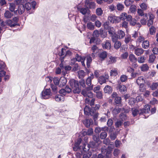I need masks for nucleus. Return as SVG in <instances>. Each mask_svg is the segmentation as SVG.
I'll return each instance as SVG.
<instances>
[{
    "mask_svg": "<svg viewBox=\"0 0 158 158\" xmlns=\"http://www.w3.org/2000/svg\"><path fill=\"white\" fill-rule=\"evenodd\" d=\"M79 84L83 88L85 87V81L84 79H81L79 83L76 80H73L70 82V85L73 89V93L79 94L81 92V89L79 86Z\"/></svg>",
    "mask_w": 158,
    "mask_h": 158,
    "instance_id": "f257e3e1",
    "label": "nucleus"
},
{
    "mask_svg": "<svg viewBox=\"0 0 158 158\" xmlns=\"http://www.w3.org/2000/svg\"><path fill=\"white\" fill-rule=\"evenodd\" d=\"M36 4V2L35 1H32L31 3L29 2L26 3L24 6L25 9L29 12V14H31L34 11L35 9V6Z\"/></svg>",
    "mask_w": 158,
    "mask_h": 158,
    "instance_id": "f03ea898",
    "label": "nucleus"
},
{
    "mask_svg": "<svg viewBox=\"0 0 158 158\" xmlns=\"http://www.w3.org/2000/svg\"><path fill=\"white\" fill-rule=\"evenodd\" d=\"M120 119H118L115 123L114 126L116 128L121 127L122 126L123 121L127 119V117L126 114H121L119 115Z\"/></svg>",
    "mask_w": 158,
    "mask_h": 158,
    "instance_id": "7ed1b4c3",
    "label": "nucleus"
},
{
    "mask_svg": "<svg viewBox=\"0 0 158 158\" xmlns=\"http://www.w3.org/2000/svg\"><path fill=\"white\" fill-rule=\"evenodd\" d=\"M51 92L50 88L44 89L41 92V98L42 99L49 98L51 96Z\"/></svg>",
    "mask_w": 158,
    "mask_h": 158,
    "instance_id": "20e7f679",
    "label": "nucleus"
},
{
    "mask_svg": "<svg viewBox=\"0 0 158 158\" xmlns=\"http://www.w3.org/2000/svg\"><path fill=\"white\" fill-rule=\"evenodd\" d=\"M90 90L88 89L87 87L82 90L81 94L85 97L92 98L93 97V94Z\"/></svg>",
    "mask_w": 158,
    "mask_h": 158,
    "instance_id": "39448f33",
    "label": "nucleus"
},
{
    "mask_svg": "<svg viewBox=\"0 0 158 158\" xmlns=\"http://www.w3.org/2000/svg\"><path fill=\"white\" fill-rule=\"evenodd\" d=\"M150 106L149 105H146L143 109L141 110V112L139 113L140 115L142 114H145L146 115H144L145 118H146L147 116L149 114L150 112Z\"/></svg>",
    "mask_w": 158,
    "mask_h": 158,
    "instance_id": "423d86ee",
    "label": "nucleus"
},
{
    "mask_svg": "<svg viewBox=\"0 0 158 158\" xmlns=\"http://www.w3.org/2000/svg\"><path fill=\"white\" fill-rule=\"evenodd\" d=\"M119 18V22L120 20H126L127 21L130 20L131 18V16L130 15H127L126 13L123 12L120 15Z\"/></svg>",
    "mask_w": 158,
    "mask_h": 158,
    "instance_id": "0eeeda50",
    "label": "nucleus"
},
{
    "mask_svg": "<svg viewBox=\"0 0 158 158\" xmlns=\"http://www.w3.org/2000/svg\"><path fill=\"white\" fill-rule=\"evenodd\" d=\"M93 79V77H89L86 80V84L88 86L87 87V89L89 90H92L93 89L94 85L91 83L92 80Z\"/></svg>",
    "mask_w": 158,
    "mask_h": 158,
    "instance_id": "6e6552de",
    "label": "nucleus"
},
{
    "mask_svg": "<svg viewBox=\"0 0 158 158\" xmlns=\"http://www.w3.org/2000/svg\"><path fill=\"white\" fill-rule=\"evenodd\" d=\"M84 110L85 114L87 115L92 116L94 113V111L93 108L90 109L89 107L87 106H85Z\"/></svg>",
    "mask_w": 158,
    "mask_h": 158,
    "instance_id": "1a4fd4ad",
    "label": "nucleus"
},
{
    "mask_svg": "<svg viewBox=\"0 0 158 158\" xmlns=\"http://www.w3.org/2000/svg\"><path fill=\"white\" fill-rule=\"evenodd\" d=\"M17 8L15 11V14L16 15H21L23 14L25 11V8L24 6L21 5L18 6Z\"/></svg>",
    "mask_w": 158,
    "mask_h": 158,
    "instance_id": "9d476101",
    "label": "nucleus"
},
{
    "mask_svg": "<svg viewBox=\"0 0 158 158\" xmlns=\"http://www.w3.org/2000/svg\"><path fill=\"white\" fill-rule=\"evenodd\" d=\"M71 89L69 86H66L65 89H61L59 91V93L60 94L65 96L67 94L71 92Z\"/></svg>",
    "mask_w": 158,
    "mask_h": 158,
    "instance_id": "9b49d317",
    "label": "nucleus"
},
{
    "mask_svg": "<svg viewBox=\"0 0 158 158\" xmlns=\"http://www.w3.org/2000/svg\"><path fill=\"white\" fill-rule=\"evenodd\" d=\"M118 17L114 15H110L108 17V20L112 23H116L119 22Z\"/></svg>",
    "mask_w": 158,
    "mask_h": 158,
    "instance_id": "f8f14e48",
    "label": "nucleus"
},
{
    "mask_svg": "<svg viewBox=\"0 0 158 158\" xmlns=\"http://www.w3.org/2000/svg\"><path fill=\"white\" fill-rule=\"evenodd\" d=\"M85 4L89 9H94L95 7V4L94 2H90L89 0H86Z\"/></svg>",
    "mask_w": 158,
    "mask_h": 158,
    "instance_id": "ddd939ff",
    "label": "nucleus"
},
{
    "mask_svg": "<svg viewBox=\"0 0 158 158\" xmlns=\"http://www.w3.org/2000/svg\"><path fill=\"white\" fill-rule=\"evenodd\" d=\"M93 37H92L90 40V43L94 42L97 37L99 36V32L98 31L95 30L93 33Z\"/></svg>",
    "mask_w": 158,
    "mask_h": 158,
    "instance_id": "4468645a",
    "label": "nucleus"
},
{
    "mask_svg": "<svg viewBox=\"0 0 158 158\" xmlns=\"http://www.w3.org/2000/svg\"><path fill=\"white\" fill-rule=\"evenodd\" d=\"M108 77V76L106 74L104 76H101L100 77L98 78V82L101 85H102V84L106 82V80L107 79Z\"/></svg>",
    "mask_w": 158,
    "mask_h": 158,
    "instance_id": "2eb2a0df",
    "label": "nucleus"
},
{
    "mask_svg": "<svg viewBox=\"0 0 158 158\" xmlns=\"http://www.w3.org/2000/svg\"><path fill=\"white\" fill-rule=\"evenodd\" d=\"M18 6L14 3H9V9L10 11L11 12H14L15 14V11L17 9Z\"/></svg>",
    "mask_w": 158,
    "mask_h": 158,
    "instance_id": "dca6fc26",
    "label": "nucleus"
},
{
    "mask_svg": "<svg viewBox=\"0 0 158 158\" xmlns=\"http://www.w3.org/2000/svg\"><path fill=\"white\" fill-rule=\"evenodd\" d=\"M102 45L104 49H110L111 47L110 41V40H106L102 44Z\"/></svg>",
    "mask_w": 158,
    "mask_h": 158,
    "instance_id": "f3484780",
    "label": "nucleus"
},
{
    "mask_svg": "<svg viewBox=\"0 0 158 158\" xmlns=\"http://www.w3.org/2000/svg\"><path fill=\"white\" fill-rule=\"evenodd\" d=\"M149 18V19L148 21L147 25L150 27L152 25L153 23V19L154 18V15L151 13H149L148 14Z\"/></svg>",
    "mask_w": 158,
    "mask_h": 158,
    "instance_id": "a211bd4d",
    "label": "nucleus"
},
{
    "mask_svg": "<svg viewBox=\"0 0 158 158\" xmlns=\"http://www.w3.org/2000/svg\"><path fill=\"white\" fill-rule=\"evenodd\" d=\"M66 79L64 77H61L60 78L59 83V86L60 87H63L64 86L67 82Z\"/></svg>",
    "mask_w": 158,
    "mask_h": 158,
    "instance_id": "6ab92c4d",
    "label": "nucleus"
},
{
    "mask_svg": "<svg viewBox=\"0 0 158 158\" xmlns=\"http://www.w3.org/2000/svg\"><path fill=\"white\" fill-rule=\"evenodd\" d=\"M134 52L135 54L137 56L141 55L144 52L142 48H136L134 49Z\"/></svg>",
    "mask_w": 158,
    "mask_h": 158,
    "instance_id": "aec40b11",
    "label": "nucleus"
},
{
    "mask_svg": "<svg viewBox=\"0 0 158 158\" xmlns=\"http://www.w3.org/2000/svg\"><path fill=\"white\" fill-rule=\"evenodd\" d=\"M83 122L86 127H89L90 125L93 124V121L91 119H86L84 120Z\"/></svg>",
    "mask_w": 158,
    "mask_h": 158,
    "instance_id": "412c9836",
    "label": "nucleus"
},
{
    "mask_svg": "<svg viewBox=\"0 0 158 158\" xmlns=\"http://www.w3.org/2000/svg\"><path fill=\"white\" fill-rule=\"evenodd\" d=\"M116 62V58L112 56H110L108 58L106 63L107 64H110L115 63Z\"/></svg>",
    "mask_w": 158,
    "mask_h": 158,
    "instance_id": "4be33fe9",
    "label": "nucleus"
},
{
    "mask_svg": "<svg viewBox=\"0 0 158 158\" xmlns=\"http://www.w3.org/2000/svg\"><path fill=\"white\" fill-rule=\"evenodd\" d=\"M104 91L105 93L110 94L112 92L113 89L110 86L106 85L104 89Z\"/></svg>",
    "mask_w": 158,
    "mask_h": 158,
    "instance_id": "5701e85b",
    "label": "nucleus"
},
{
    "mask_svg": "<svg viewBox=\"0 0 158 158\" xmlns=\"http://www.w3.org/2000/svg\"><path fill=\"white\" fill-rule=\"evenodd\" d=\"M136 82L138 85L144 84L145 82V79L142 76L139 77L136 80Z\"/></svg>",
    "mask_w": 158,
    "mask_h": 158,
    "instance_id": "b1692460",
    "label": "nucleus"
},
{
    "mask_svg": "<svg viewBox=\"0 0 158 158\" xmlns=\"http://www.w3.org/2000/svg\"><path fill=\"white\" fill-rule=\"evenodd\" d=\"M98 56L100 60L102 61L104 60L107 56V53L105 51H103L98 54Z\"/></svg>",
    "mask_w": 158,
    "mask_h": 158,
    "instance_id": "393cba45",
    "label": "nucleus"
},
{
    "mask_svg": "<svg viewBox=\"0 0 158 158\" xmlns=\"http://www.w3.org/2000/svg\"><path fill=\"white\" fill-rule=\"evenodd\" d=\"M55 99L56 102H59L63 101L64 100V97L63 96L61 95L57 94L56 95Z\"/></svg>",
    "mask_w": 158,
    "mask_h": 158,
    "instance_id": "a878e982",
    "label": "nucleus"
},
{
    "mask_svg": "<svg viewBox=\"0 0 158 158\" xmlns=\"http://www.w3.org/2000/svg\"><path fill=\"white\" fill-rule=\"evenodd\" d=\"M119 91L122 94H125L127 91L125 86L123 85H119L118 86Z\"/></svg>",
    "mask_w": 158,
    "mask_h": 158,
    "instance_id": "bb28decb",
    "label": "nucleus"
},
{
    "mask_svg": "<svg viewBox=\"0 0 158 158\" xmlns=\"http://www.w3.org/2000/svg\"><path fill=\"white\" fill-rule=\"evenodd\" d=\"M130 20L127 21L130 22V24L132 26H135L136 24L138 25V26L139 27L141 26L140 24L139 23H136V20L132 18V17L131 16V18Z\"/></svg>",
    "mask_w": 158,
    "mask_h": 158,
    "instance_id": "cd10ccee",
    "label": "nucleus"
},
{
    "mask_svg": "<svg viewBox=\"0 0 158 158\" xmlns=\"http://www.w3.org/2000/svg\"><path fill=\"white\" fill-rule=\"evenodd\" d=\"M5 28H6V25H8L10 26L11 27H13L15 26V23H14L12 21V20L11 19H8L5 22Z\"/></svg>",
    "mask_w": 158,
    "mask_h": 158,
    "instance_id": "c85d7f7f",
    "label": "nucleus"
},
{
    "mask_svg": "<svg viewBox=\"0 0 158 158\" xmlns=\"http://www.w3.org/2000/svg\"><path fill=\"white\" fill-rule=\"evenodd\" d=\"M10 12V10H6L4 14L5 18L7 19L11 18L13 16V14Z\"/></svg>",
    "mask_w": 158,
    "mask_h": 158,
    "instance_id": "c756f323",
    "label": "nucleus"
},
{
    "mask_svg": "<svg viewBox=\"0 0 158 158\" xmlns=\"http://www.w3.org/2000/svg\"><path fill=\"white\" fill-rule=\"evenodd\" d=\"M129 59L131 63L137 62V59L135 57V56L132 54L129 55Z\"/></svg>",
    "mask_w": 158,
    "mask_h": 158,
    "instance_id": "7c9ffc66",
    "label": "nucleus"
},
{
    "mask_svg": "<svg viewBox=\"0 0 158 158\" xmlns=\"http://www.w3.org/2000/svg\"><path fill=\"white\" fill-rule=\"evenodd\" d=\"M109 129L108 127H106L104 128H101L100 127H97L96 128L95 131L96 133H100L102 131L105 130L107 131Z\"/></svg>",
    "mask_w": 158,
    "mask_h": 158,
    "instance_id": "2f4dec72",
    "label": "nucleus"
},
{
    "mask_svg": "<svg viewBox=\"0 0 158 158\" xmlns=\"http://www.w3.org/2000/svg\"><path fill=\"white\" fill-rule=\"evenodd\" d=\"M142 47L144 49H147L149 46V42L147 40H144L142 44Z\"/></svg>",
    "mask_w": 158,
    "mask_h": 158,
    "instance_id": "473e14b6",
    "label": "nucleus"
},
{
    "mask_svg": "<svg viewBox=\"0 0 158 158\" xmlns=\"http://www.w3.org/2000/svg\"><path fill=\"white\" fill-rule=\"evenodd\" d=\"M118 36L119 39H122L124 37L125 35V32L122 30H120L118 31Z\"/></svg>",
    "mask_w": 158,
    "mask_h": 158,
    "instance_id": "72a5a7b5",
    "label": "nucleus"
},
{
    "mask_svg": "<svg viewBox=\"0 0 158 158\" xmlns=\"http://www.w3.org/2000/svg\"><path fill=\"white\" fill-rule=\"evenodd\" d=\"M86 58V65L88 68L90 66V64L91 63L92 59V58L89 56H87Z\"/></svg>",
    "mask_w": 158,
    "mask_h": 158,
    "instance_id": "f704fd0d",
    "label": "nucleus"
},
{
    "mask_svg": "<svg viewBox=\"0 0 158 158\" xmlns=\"http://www.w3.org/2000/svg\"><path fill=\"white\" fill-rule=\"evenodd\" d=\"M86 27L88 29L90 30H93L94 28V25L91 22H88L87 23Z\"/></svg>",
    "mask_w": 158,
    "mask_h": 158,
    "instance_id": "c9c22d12",
    "label": "nucleus"
},
{
    "mask_svg": "<svg viewBox=\"0 0 158 158\" xmlns=\"http://www.w3.org/2000/svg\"><path fill=\"white\" fill-rule=\"evenodd\" d=\"M75 58L77 61L80 62L82 60H85V57L84 56H79L78 54H76L75 56Z\"/></svg>",
    "mask_w": 158,
    "mask_h": 158,
    "instance_id": "e433bc0d",
    "label": "nucleus"
},
{
    "mask_svg": "<svg viewBox=\"0 0 158 158\" xmlns=\"http://www.w3.org/2000/svg\"><path fill=\"white\" fill-rule=\"evenodd\" d=\"M114 47L116 50L118 49L121 46V43L119 41H118L114 43Z\"/></svg>",
    "mask_w": 158,
    "mask_h": 158,
    "instance_id": "4c0bfd02",
    "label": "nucleus"
},
{
    "mask_svg": "<svg viewBox=\"0 0 158 158\" xmlns=\"http://www.w3.org/2000/svg\"><path fill=\"white\" fill-rule=\"evenodd\" d=\"M78 74L79 78H83L85 75V73L82 70H79L78 72Z\"/></svg>",
    "mask_w": 158,
    "mask_h": 158,
    "instance_id": "58836bf2",
    "label": "nucleus"
},
{
    "mask_svg": "<svg viewBox=\"0 0 158 158\" xmlns=\"http://www.w3.org/2000/svg\"><path fill=\"white\" fill-rule=\"evenodd\" d=\"M156 58V56L153 54H152L150 55L149 56V59L148 60V62L149 63H152L154 62L155 58Z\"/></svg>",
    "mask_w": 158,
    "mask_h": 158,
    "instance_id": "ea45409f",
    "label": "nucleus"
},
{
    "mask_svg": "<svg viewBox=\"0 0 158 158\" xmlns=\"http://www.w3.org/2000/svg\"><path fill=\"white\" fill-rule=\"evenodd\" d=\"M90 148L88 144L87 143H84L82 147L83 150L85 152L88 151L89 150Z\"/></svg>",
    "mask_w": 158,
    "mask_h": 158,
    "instance_id": "a19ab883",
    "label": "nucleus"
},
{
    "mask_svg": "<svg viewBox=\"0 0 158 158\" xmlns=\"http://www.w3.org/2000/svg\"><path fill=\"white\" fill-rule=\"evenodd\" d=\"M108 33L110 36L116 34L115 32L114 28L113 27H110L108 29Z\"/></svg>",
    "mask_w": 158,
    "mask_h": 158,
    "instance_id": "79ce46f5",
    "label": "nucleus"
},
{
    "mask_svg": "<svg viewBox=\"0 0 158 158\" xmlns=\"http://www.w3.org/2000/svg\"><path fill=\"white\" fill-rule=\"evenodd\" d=\"M141 70L143 71H146L148 70L149 67L147 64H143L140 67Z\"/></svg>",
    "mask_w": 158,
    "mask_h": 158,
    "instance_id": "37998d69",
    "label": "nucleus"
},
{
    "mask_svg": "<svg viewBox=\"0 0 158 158\" xmlns=\"http://www.w3.org/2000/svg\"><path fill=\"white\" fill-rule=\"evenodd\" d=\"M146 60V58L144 56H141L138 57V61L139 63H143Z\"/></svg>",
    "mask_w": 158,
    "mask_h": 158,
    "instance_id": "c03bdc74",
    "label": "nucleus"
},
{
    "mask_svg": "<svg viewBox=\"0 0 158 158\" xmlns=\"http://www.w3.org/2000/svg\"><path fill=\"white\" fill-rule=\"evenodd\" d=\"M110 36L111 37L112 41L114 43L118 41V35L116 34L111 35Z\"/></svg>",
    "mask_w": 158,
    "mask_h": 158,
    "instance_id": "a18cd8bd",
    "label": "nucleus"
},
{
    "mask_svg": "<svg viewBox=\"0 0 158 158\" xmlns=\"http://www.w3.org/2000/svg\"><path fill=\"white\" fill-rule=\"evenodd\" d=\"M110 73L111 76H115L118 74L117 70L116 69H114L111 70Z\"/></svg>",
    "mask_w": 158,
    "mask_h": 158,
    "instance_id": "49530a36",
    "label": "nucleus"
},
{
    "mask_svg": "<svg viewBox=\"0 0 158 158\" xmlns=\"http://www.w3.org/2000/svg\"><path fill=\"white\" fill-rule=\"evenodd\" d=\"M120 152V150L118 148H115L113 152V155L115 157H118Z\"/></svg>",
    "mask_w": 158,
    "mask_h": 158,
    "instance_id": "de8ad7c7",
    "label": "nucleus"
},
{
    "mask_svg": "<svg viewBox=\"0 0 158 158\" xmlns=\"http://www.w3.org/2000/svg\"><path fill=\"white\" fill-rule=\"evenodd\" d=\"M117 134L116 132H112L110 135V138L112 140H114L117 137Z\"/></svg>",
    "mask_w": 158,
    "mask_h": 158,
    "instance_id": "09e8293b",
    "label": "nucleus"
},
{
    "mask_svg": "<svg viewBox=\"0 0 158 158\" xmlns=\"http://www.w3.org/2000/svg\"><path fill=\"white\" fill-rule=\"evenodd\" d=\"M121 98L120 97L118 96L114 99V102L116 104H121Z\"/></svg>",
    "mask_w": 158,
    "mask_h": 158,
    "instance_id": "8fccbe9b",
    "label": "nucleus"
},
{
    "mask_svg": "<svg viewBox=\"0 0 158 158\" xmlns=\"http://www.w3.org/2000/svg\"><path fill=\"white\" fill-rule=\"evenodd\" d=\"M150 34L151 35L154 34L156 31V28L153 26H152L149 28Z\"/></svg>",
    "mask_w": 158,
    "mask_h": 158,
    "instance_id": "3c124183",
    "label": "nucleus"
},
{
    "mask_svg": "<svg viewBox=\"0 0 158 158\" xmlns=\"http://www.w3.org/2000/svg\"><path fill=\"white\" fill-rule=\"evenodd\" d=\"M132 114L134 117L136 116L138 114H139V111L136 109L134 108L132 109Z\"/></svg>",
    "mask_w": 158,
    "mask_h": 158,
    "instance_id": "603ef678",
    "label": "nucleus"
},
{
    "mask_svg": "<svg viewBox=\"0 0 158 158\" xmlns=\"http://www.w3.org/2000/svg\"><path fill=\"white\" fill-rule=\"evenodd\" d=\"M124 8L123 5L121 3H118L117 5V9L118 10H123Z\"/></svg>",
    "mask_w": 158,
    "mask_h": 158,
    "instance_id": "864d4df0",
    "label": "nucleus"
},
{
    "mask_svg": "<svg viewBox=\"0 0 158 158\" xmlns=\"http://www.w3.org/2000/svg\"><path fill=\"white\" fill-rule=\"evenodd\" d=\"M56 85H54L52 84L51 85V86L52 91L55 93H56L58 91L57 87Z\"/></svg>",
    "mask_w": 158,
    "mask_h": 158,
    "instance_id": "5fc2aeb1",
    "label": "nucleus"
},
{
    "mask_svg": "<svg viewBox=\"0 0 158 158\" xmlns=\"http://www.w3.org/2000/svg\"><path fill=\"white\" fill-rule=\"evenodd\" d=\"M133 2V0H125L124 1V3L127 6L131 5Z\"/></svg>",
    "mask_w": 158,
    "mask_h": 158,
    "instance_id": "6e6d98bb",
    "label": "nucleus"
},
{
    "mask_svg": "<svg viewBox=\"0 0 158 158\" xmlns=\"http://www.w3.org/2000/svg\"><path fill=\"white\" fill-rule=\"evenodd\" d=\"M93 139L96 143H98L100 140V138L98 135H94L93 136Z\"/></svg>",
    "mask_w": 158,
    "mask_h": 158,
    "instance_id": "4d7b16f0",
    "label": "nucleus"
},
{
    "mask_svg": "<svg viewBox=\"0 0 158 158\" xmlns=\"http://www.w3.org/2000/svg\"><path fill=\"white\" fill-rule=\"evenodd\" d=\"M31 0H15L17 4H22Z\"/></svg>",
    "mask_w": 158,
    "mask_h": 158,
    "instance_id": "13d9d810",
    "label": "nucleus"
},
{
    "mask_svg": "<svg viewBox=\"0 0 158 158\" xmlns=\"http://www.w3.org/2000/svg\"><path fill=\"white\" fill-rule=\"evenodd\" d=\"M131 36H130L127 35L124 40V42L126 44H127L131 41Z\"/></svg>",
    "mask_w": 158,
    "mask_h": 158,
    "instance_id": "bf43d9fd",
    "label": "nucleus"
},
{
    "mask_svg": "<svg viewBox=\"0 0 158 158\" xmlns=\"http://www.w3.org/2000/svg\"><path fill=\"white\" fill-rule=\"evenodd\" d=\"M136 7L135 5H132L130 7V11L132 13H134L136 11Z\"/></svg>",
    "mask_w": 158,
    "mask_h": 158,
    "instance_id": "052dcab7",
    "label": "nucleus"
},
{
    "mask_svg": "<svg viewBox=\"0 0 158 158\" xmlns=\"http://www.w3.org/2000/svg\"><path fill=\"white\" fill-rule=\"evenodd\" d=\"M136 101L135 99L134 98H131L129 99V104L131 105L134 104Z\"/></svg>",
    "mask_w": 158,
    "mask_h": 158,
    "instance_id": "680f3d73",
    "label": "nucleus"
},
{
    "mask_svg": "<svg viewBox=\"0 0 158 158\" xmlns=\"http://www.w3.org/2000/svg\"><path fill=\"white\" fill-rule=\"evenodd\" d=\"M74 66H73V68L72 70V71H75L77 70L80 69V67L79 66L78 64L77 63L75 64H74Z\"/></svg>",
    "mask_w": 158,
    "mask_h": 158,
    "instance_id": "e2e57ef3",
    "label": "nucleus"
},
{
    "mask_svg": "<svg viewBox=\"0 0 158 158\" xmlns=\"http://www.w3.org/2000/svg\"><path fill=\"white\" fill-rule=\"evenodd\" d=\"M107 133L106 132H103L101 133L100 135V137L102 139H104L107 137Z\"/></svg>",
    "mask_w": 158,
    "mask_h": 158,
    "instance_id": "0e129e2a",
    "label": "nucleus"
},
{
    "mask_svg": "<svg viewBox=\"0 0 158 158\" xmlns=\"http://www.w3.org/2000/svg\"><path fill=\"white\" fill-rule=\"evenodd\" d=\"M121 144V142L118 139H116L115 141L114 145L116 148H119Z\"/></svg>",
    "mask_w": 158,
    "mask_h": 158,
    "instance_id": "69168bd1",
    "label": "nucleus"
},
{
    "mask_svg": "<svg viewBox=\"0 0 158 158\" xmlns=\"http://www.w3.org/2000/svg\"><path fill=\"white\" fill-rule=\"evenodd\" d=\"M121 110L120 108H115L113 110V113L114 114H117L120 112Z\"/></svg>",
    "mask_w": 158,
    "mask_h": 158,
    "instance_id": "338daca9",
    "label": "nucleus"
},
{
    "mask_svg": "<svg viewBox=\"0 0 158 158\" xmlns=\"http://www.w3.org/2000/svg\"><path fill=\"white\" fill-rule=\"evenodd\" d=\"M127 79V76L125 75H121L120 77V81L122 82H125Z\"/></svg>",
    "mask_w": 158,
    "mask_h": 158,
    "instance_id": "774afa93",
    "label": "nucleus"
}]
</instances>
